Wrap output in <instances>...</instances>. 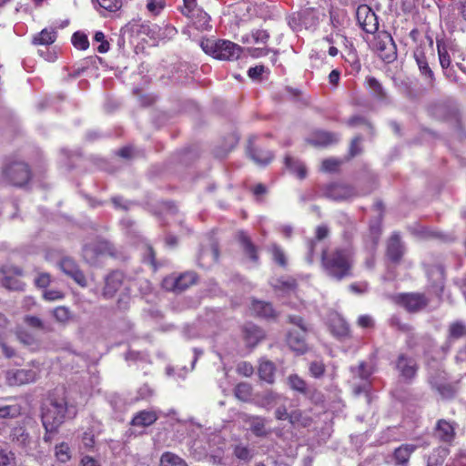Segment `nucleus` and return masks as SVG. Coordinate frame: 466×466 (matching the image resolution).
I'll list each match as a JSON object with an SVG mask.
<instances>
[{"instance_id":"obj_47","label":"nucleus","mask_w":466,"mask_h":466,"mask_svg":"<svg viewBox=\"0 0 466 466\" xmlns=\"http://www.w3.org/2000/svg\"><path fill=\"white\" fill-rule=\"evenodd\" d=\"M72 43L76 48L81 50H86L89 46L87 36L85 34L79 32H76L73 35Z\"/></svg>"},{"instance_id":"obj_29","label":"nucleus","mask_w":466,"mask_h":466,"mask_svg":"<svg viewBox=\"0 0 466 466\" xmlns=\"http://www.w3.org/2000/svg\"><path fill=\"white\" fill-rule=\"evenodd\" d=\"M298 19L307 28L316 25L319 20L315 10L312 8H306L299 12Z\"/></svg>"},{"instance_id":"obj_4","label":"nucleus","mask_w":466,"mask_h":466,"mask_svg":"<svg viewBox=\"0 0 466 466\" xmlns=\"http://www.w3.org/2000/svg\"><path fill=\"white\" fill-rule=\"evenodd\" d=\"M289 322L297 326L299 331L289 330L287 335V343L293 351L302 354L308 349L306 333L309 330V328L300 316H289Z\"/></svg>"},{"instance_id":"obj_27","label":"nucleus","mask_w":466,"mask_h":466,"mask_svg":"<svg viewBox=\"0 0 466 466\" xmlns=\"http://www.w3.org/2000/svg\"><path fill=\"white\" fill-rule=\"evenodd\" d=\"M238 240L242 246L243 250L245 253L255 262L258 261V257L257 254V248L255 245L251 242L248 236L246 235L244 232H239L238 234Z\"/></svg>"},{"instance_id":"obj_19","label":"nucleus","mask_w":466,"mask_h":466,"mask_svg":"<svg viewBox=\"0 0 466 466\" xmlns=\"http://www.w3.org/2000/svg\"><path fill=\"white\" fill-rule=\"evenodd\" d=\"M157 419L158 416L155 410H144L136 413L130 423L132 426L144 428L154 424Z\"/></svg>"},{"instance_id":"obj_5","label":"nucleus","mask_w":466,"mask_h":466,"mask_svg":"<svg viewBox=\"0 0 466 466\" xmlns=\"http://www.w3.org/2000/svg\"><path fill=\"white\" fill-rule=\"evenodd\" d=\"M5 177L9 182L17 187L24 186L31 177L30 169L25 162H13L4 170Z\"/></svg>"},{"instance_id":"obj_25","label":"nucleus","mask_w":466,"mask_h":466,"mask_svg":"<svg viewBox=\"0 0 466 466\" xmlns=\"http://www.w3.org/2000/svg\"><path fill=\"white\" fill-rule=\"evenodd\" d=\"M285 166L290 170V172L296 174L299 178L302 179L306 177V167L299 159L287 156L285 157Z\"/></svg>"},{"instance_id":"obj_41","label":"nucleus","mask_w":466,"mask_h":466,"mask_svg":"<svg viewBox=\"0 0 466 466\" xmlns=\"http://www.w3.org/2000/svg\"><path fill=\"white\" fill-rule=\"evenodd\" d=\"M367 84L374 96L379 99H384L386 97V93L383 87L375 77H368Z\"/></svg>"},{"instance_id":"obj_24","label":"nucleus","mask_w":466,"mask_h":466,"mask_svg":"<svg viewBox=\"0 0 466 466\" xmlns=\"http://www.w3.org/2000/svg\"><path fill=\"white\" fill-rule=\"evenodd\" d=\"M154 35L159 40L172 39L177 33V29L168 24L154 25L151 28Z\"/></svg>"},{"instance_id":"obj_22","label":"nucleus","mask_w":466,"mask_h":466,"mask_svg":"<svg viewBox=\"0 0 466 466\" xmlns=\"http://www.w3.org/2000/svg\"><path fill=\"white\" fill-rule=\"evenodd\" d=\"M417 446L414 444H402L394 451L393 458L397 465L407 466L410 455L416 451Z\"/></svg>"},{"instance_id":"obj_36","label":"nucleus","mask_w":466,"mask_h":466,"mask_svg":"<svg viewBox=\"0 0 466 466\" xmlns=\"http://www.w3.org/2000/svg\"><path fill=\"white\" fill-rule=\"evenodd\" d=\"M22 409L18 404L0 405V419H14L21 414Z\"/></svg>"},{"instance_id":"obj_51","label":"nucleus","mask_w":466,"mask_h":466,"mask_svg":"<svg viewBox=\"0 0 466 466\" xmlns=\"http://www.w3.org/2000/svg\"><path fill=\"white\" fill-rule=\"evenodd\" d=\"M3 285L8 289L13 290L23 289L24 284L17 279L12 278L10 276H5L3 279Z\"/></svg>"},{"instance_id":"obj_2","label":"nucleus","mask_w":466,"mask_h":466,"mask_svg":"<svg viewBox=\"0 0 466 466\" xmlns=\"http://www.w3.org/2000/svg\"><path fill=\"white\" fill-rule=\"evenodd\" d=\"M354 253L350 248H336L330 252L323 250L321 264L328 276L341 280L351 276Z\"/></svg>"},{"instance_id":"obj_55","label":"nucleus","mask_w":466,"mask_h":466,"mask_svg":"<svg viewBox=\"0 0 466 466\" xmlns=\"http://www.w3.org/2000/svg\"><path fill=\"white\" fill-rule=\"evenodd\" d=\"M99 5L108 11H116L120 7V2L118 0H96Z\"/></svg>"},{"instance_id":"obj_49","label":"nucleus","mask_w":466,"mask_h":466,"mask_svg":"<svg viewBox=\"0 0 466 466\" xmlns=\"http://www.w3.org/2000/svg\"><path fill=\"white\" fill-rule=\"evenodd\" d=\"M184 6L181 9V12L186 16H194L196 15V11H198L200 7L197 5V0H183Z\"/></svg>"},{"instance_id":"obj_10","label":"nucleus","mask_w":466,"mask_h":466,"mask_svg":"<svg viewBox=\"0 0 466 466\" xmlns=\"http://www.w3.org/2000/svg\"><path fill=\"white\" fill-rule=\"evenodd\" d=\"M396 369L402 380L410 381L416 376L418 365L414 359L400 354L396 362Z\"/></svg>"},{"instance_id":"obj_60","label":"nucleus","mask_w":466,"mask_h":466,"mask_svg":"<svg viewBox=\"0 0 466 466\" xmlns=\"http://www.w3.org/2000/svg\"><path fill=\"white\" fill-rule=\"evenodd\" d=\"M46 300L54 301L63 298V294L59 290H46L43 294Z\"/></svg>"},{"instance_id":"obj_48","label":"nucleus","mask_w":466,"mask_h":466,"mask_svg":"<svg viewBox=\"0 0 466 466\" xmlns=\"http://www.w3.org/2000/svg\"><path fill=\"white\" fill-rule=\"evenodd\" d=\"M353 374L363 380H367L371 375L372 370L369 368L366 363L360 362L357 368H351Z\"/></svg>"},{"instance_id":"obj_50","label":"nucleus","mask_w":466,"mask_h":466,"mask_svg":"<svg viewBox=\"0 0 466 466\" xmlns=\"http://www.w3.org/2000/svg\"><path fill=\"white\" fill-rule=\"evenodd\" d=\"M24 321L25 324H27L29 327L33 329H37L41 330L46 329L45 323L38 317L26 315L24 319Z\"/></svg>"},{"instance_id":"obj_11","label":"nucleus","mask_w":466,"mask_h":466,"mask_svg":"<svg viewBox=\"0 0 466 466\" xmlns=\"http://www.w3.org/2000/svg\"><path fill=\"white\" fill-rule=\"evenodd\" d=\"M59 267L66 275L72 278L78 285L81 287L86 286V279L74 259L64 258L61 259Z\"/></svg>"},{"instance_id":"obj_35","label":"nucleus","mask_w":466,"mask_h":466,"mask_svg":"<svg viewBox=\"0 0 466 466\" xmlns=\"http://www.w3.org/2000/svg\"><path fill=\"white\" fill-rule=\"evenodd\" d=\"M449 451L446 448L439 447L435 449L428 459V464L431 466H442Z\"/></svg>"},{"instance_id":"obj_9","label":"nucleus","mask_w":466,"mask_h":466,"mask_svg":"<svg viewBox=\"0 0 466 466\" xmlns=\"http://www.w3.org/2000/svg\"><path fill=\"white\" fill-rule=\"evenodd\" d=\"M197 280V275L194 272H185L178 277H168L163 280V286L167 289L176 292H181L193 285Z\"/></svg>"},{"instance_id":"obj_14","label":"nucleus","mask_w":466,"mask_h":466,"mask_svg":"<svg viewBox=\"0 0 466 466\" xmlns=\"http://www.w3.org/2000/svg\"><path fill=\"white\" fill-rule=\"evenodd\" d=\"M243 420L257 437H265L269 433L266 428L267 420L263 417L245 414Z\"/></svg>"},{"instance_id":"obj_45","label":"nucleus","mask_w":466,"mask_h":466,"mask_svg":"<svg viewBox=\"0 0 466 466\" xmlns=\"http://www.w3.org/2000/svg\"><path fill=\"white\" fill-rule=\"evenodd\" d=\"M272 286L277 289H281L284 291H290L293 290L296 287V282L293 279H276L274 283H272Z\"/></svg>"},{"instance_id":"obj_53","label":"nucleus","mask_w":466,"mask_h":466,"mask_svg":"<svg viewBox=\"0 0 466 466\" xmlns=\"http://www.w3.org/2000/svg\"><path fill=\"white\" fill-rule=\"evenodd\" d=\"M309 372L313 377L319 378L325 372V366L321 361H313L309 365Z\"/></svg>"},{"instance_id":"obj_16","label":"nucleus","mask_w":466,"mask_h":466,"mask_svg":"<svg viewBox=\"0 0 466 466\" xmlns=\"http://www.w3.org/2000/svg\"><path fill=\"white\" fill-rule=\"evenodd\" d=\"M435 436L441 441L451 442L455 437L453 424L446 420H439L435 427Z\"/></svg>"},{"instance_id":"obj_46","label":"nucleus","mask_w":466,"mask_h":466,"mask_svg":"<svg viewBox=\"0 0 466 466\" xmlns=\"http://www.w3.org/2000/svg\"><path fill=\"white\" fill-rule=\"evenodd\" d=\"M56 457L61 462H66L70 460V450L66 443L62 442L56 446Z\"/></svg>"},{"instance_id":"obj_59","label":"nucleus","mask_w":466,"mask_h":466,"mask_svg":"<svg viewBox=\"0 0 466 466\" xmlns=\"http://www.w3.org/2000/svg\"><path fill=\"white\" fill-rule=\"evenodd\" d=\"M235 455L240 460H249L250 459V451L247 447L237 446L235 449Z\"/></svg>"},{"instance_id":"obj_7","label":"nucleus","mask_w":466,"mask_h":466,"mask_svg":"<svg viewBox=\"0 0 466 466\" xmlns=\"http://www.w3.org/2000/svg\"><path fill=\"white\" fill-rule=\"evenodd\" d=\"M37 376L35 369H13L5 372V380L9 386H21L35 382Z\"/></svg>"},{"instance_id":"obj_52","label":"nucleus","mask_w":466,"mask_h":466,"mask_svg":"<svg viewBox=\"0 0 466 466\" xmlns=\"http://www.w3.org/2000/svg\"><path fill=\"white\" fill-rule=\"evenodd\" d=\"M54 318L59 322H66L69 319V311L66 307H57L53 311Z\"/></svg>"},{"instance_id":"obj_44","label":"nucleus","mask_w":466,"mask_h":466,"mask_svg":"<svg viewBox=\"0 0 466 466\" xmlns=\"http://www.w3.org/2000/svg\"><path fill=\"white\" fill-rule=\"evenodd\" d=\"M270 251L272 253L273 259L276 263H278L281 267H285L287 265V258L284 251L280 247L276 244L271 245Z\"/></svg>"},{"instance_id":"obj_33","label":"nucleus","mask_w":466,"mask_h":466,"mask_svg":"<svg viewBox=\"0 0 466 466\" xmlns=\"http://www.w3.org/2000/svg\"><path fill=\"white\" fill-rule=\"evenodd\" d=\"M234 394L239 400L248 402L251 399L252 387L247 382L238 383L234 389Z\"/></svg>"},{"instance_id":"obj_15","label":"nucleus","mask_w":466,"mask_h":466,"mask_svg":"<svg viewBox=\"0 0 466 466\" xmlns=\"http://www.w3.org/2000/svg\"><path fill=\"white\" fill-rule=\"evenodd\" d=\"M329 198L333 200H345L355 195L354 189L345 184H333L330 185L326 192Z\"/></svg>"},{"instance_id":"obj_56","label":"nucleus","mask_w":466,"mask_h":466,"mask_svg":"<svg viewBox=\"0 0 466 466\" xmlns=\"http://www.w3.org/2000/svg\"><path fill=\"white\" fill-rule=\"evenodd\" d=\"M284 400L281 404H279V407L275 410V418L279 420H286L289 418V412H288V410L285 406Z\"/></svg>"},{"instance_id":"obj_30","label":"nucleus","mask_w":466,"mask_h":466,"mask_svg":"<svg viewBox=\"0 0 466 466\" xmlns=\"http://www.w3.org/2000/svg\"><path fill=\"white\" fill-rule=\"evenodd\" d=\"M251 159L258 165H268L273 158L271 152L261 148H253L249 150Z\"/></svg>"},{"instance_id":"obj_38","label":"nucleus","mask_w":466,"mask_h":466,"mask_svg":"<svg viewBox=\"0 0 466 466\" xmlns=\"http://www.w3.org/2000/svg\"><path fill=\"white\" fill-rule=\"evenodd\" d=\"M292 425L308 426L310 422L309 417L305 416L300 410H294L289 412V418L288 420Z\"/></svg>"},{"instance_id":"obj_64","label":"nucleus","mask_w":466,"mask_h":466,"mask_svg":"<svg viewBox=\"0 0 466 466\" xmlns=\"http://www.w3.org/2000/svg\"><path fill=\"white\" fill-rule=\"evenodd\" d=\"M329 230L327 226L321 225L316 228L315 239L320 241L329 236Z\"/></svg>"},{"instance_id":"obj_28","label":"nucleus","mask_w":466,"mask_h":466,"mask_svg":"<svg viewBox=\"0 0 466 466\" xmlns=\"http://www.w3.org/2000/svg\"><path fill=\"white\" fill-rule=\"evenodd\" d=\"M251 310L257 316L263 318H274L276 316L271 304L264 301H254L251 306Z\"/></svg>"},{"instance_id":"obj_57","label":"nucleus","mask_w":466,"mask_h":466,"mask_svg":"<svg viewBox=\"0 0 466 466\" xmlns=\"http://www.w3.org/2000/svg\"><path fill=\"white\" fill-rule=\"evenodd\" d=\"M339 165V161L334 158H328L322 161L321 169L323 171H335Z\"/></svg>"},{"instance_id":"obj_8","label":"nucleus","mask_w":466,"mask_h":466,"mask_svg":"<svg viewBox=\"0 0 466 466\" xmlns=\"http://www.w3.org/2000/svg\"><path fill=\"white\" fill-rule=\"evenodd\" d=\"M356 15L359 25L366 33L374 34L378 30L377 15L369 6L360 5L357 8Z\"/></svg>"},{"instance_id":"obj_6","label":"nucleus","mask_w":466,"mask_h":466,"mask_svg":"<svg viewBox=\"0 0 466 466\" xmlns=\"http://www.w3.org/2000/svg\"><path fill=\"white\" fill-rule=\"evenodd\" d=\"M111 253L110 244L102 239H96L83 248V258L89 264H95L100 256Z\"/></svg>"},{"instance_id":"obj_1","label":"nucleus","mask_w":466,"mask_h":466,"mask_svg":"<svg viewBox=\"0 0 466 466\" xmlns=\"http://www.w3.org/2000/svg\"><path fill=\"white\" fill-rule=\"evenodd\" d=\"M76 415V409L65 397H49L42 406V424L45 430L58 431L60 426Z\"/></svg>"},{"instance_id":"obj_61","label":"nucleus","mask_w":466,"mask_h":466,"mask_svg":"<svg viewBox=\"0 0 466 466\" xmlns=\"http://www.w3.org/2000/svg\"><path fill=\"white\" fill-rule=\"evenodd\" d=\"M361 139V137H356L355 138L352 139L350 147V154L351 157H355L360 153L361 149L360 147V143Z\"/></svg>"},{"instance_id":"obj_63","label":"nucleus","mask_w":466,"mask_h":466,"mask_svg":"<svg viewBox=\"0 0 466 466\" xmlns=\"http://www.w3.org/2000/svg\"><path fill=\"white\" fill-rule=\"evenodd\" d=\"M238 371L246 377H249L253 373V367L248 362H241L238 366Z\"/></svg>"},{"instance_id":"obj_23","label":"nucleus","mask_w":466,"mask_h":466,"mask_svg":"<svg viewBox=\"0 0 466 466\" xmlns=\"http://www.w3.org/2000/svg\"><path fill=\"white\" fill-rule=\"evenodd\" d=\"M286 398L279 393L268 390L264 392L257 401V404L265 409H271L273 406L281 404Z\"/></svg>"},{"instance_id":"obj_34","label":"nucleus","mask_w":466,"mask_h":466,"mask_svg":"<svg viewBox=\"0 0 466 466\" xmlns=\"http://www.w3.org/2000/svg\"><path fill=\"white\" fill-rule=\"evenodd\" d=\"M56 32L54 29H43L34 37V43L38 45H51L56 41Z\"/></svg>"},{"instance_id":"obj_32","label":"nucleus","mask_w":466,"mask_h":466,"mask_svg":"<svg viewBox=\"0 0 466 466\" xmlns=\"http://www.w3.org/2000/svg\"><path fill=\"white\" fill-rule=\"evenodd\" d=\"M160 466H187V464L177 454L167 451L161 455Z\"/></svg>"},{"instance_id":"obj_37","label":"nucleus","mask_w":466,"mask_h":466,"mask_svg":"<svg viewBox=\"0 0 466 466\" xmlns=\"http://www.w3.org/2000/svg\"><path fill=\"white\" fill-rule=\"evenodd\" d=\"M437 51L441 68L447 69L451 66V60L443 42L437 41Z\"/></svg>"},{"instance_id":"obj_17","label":"nucleus","mask_w":466,"mask_h":466,"mask_svg":"<svg viewBox=\"0 0 466 466\" xmlns=\"http://www.w3.org/2000/svg\"><path fill=\"white\" fill-rule=\"evenodd\" d=\"M401 304L409 311H418L427 306L428 299L422 294H407L401 297Z\"/></svg>"},{"instance_id":"obj_21","label":"nucleus","mask_w":466,"mask_h":466,"mask_svg":"<svg viewBox=\"0 0 466 466\" xmlns=\"http://www.w3.org/2000/svg\"><path fill=\"white\" fill-rule=\"evenodd\" d=\"M403 253L404 248L400 242V236L397 234H393L389 239L387 246L388 258L393 262H398L400 260Z\"/></svg>"},{"instance_id":"obj_3","label":"nucleus","mask_w":466,"mask_h":466,"mask_svg":"<svg viewBox=\"0 0 466 466\" xmlns=\"http://www.w3.org/2000/svg\"><path fill=\"white\" fill-rule=\"evenodd\" d=\"M203 51L220 60H235L238 59L242 52V48L228 40H209L201 42Z\"/></svg>"},{"instance_id":"obj_13","label":"nucleus","mask_w":466,"mask_h":466,"mask_svg":"<svg viewBox=\"0 0 466 466\" xmlns=\"http://www.w3.org/2000/svg\"><path fill=\"white\" fill-rule=\"evenodd\" d=\"M124 275L120 271H114L106 278V283L103 289V297L110 299L122 286Z\"/></svg>"},{"instance_id":"obj_26","label":"nucleus","mask_w":466,"mask_h":466,"mask_svg":"<svg viewBox=\"0 0 466 466\" xmlns=\"http://www.w3.org/2000/svg\"><path fill=\"white\" fill-rule=\"evenodd\" d=\"M259 378L268 382L273 383L275 378V366L269 360H262L258 367Z\"/></svg>"},{"instance_id":"obj_18","label":"nucleus","mask_w":466,"mask_h":466,"mask_svg":"<svg viewBox=\"0 0 466 466\" xmlns=\"http://www.w3.org/2000/svg\"><path fill=\"white\" fill-rule=\"evenodd\" d=\"M414 58L416 60L417 66L421 76H424L428 85L432 87L435 80L434 74L431 67L429 66L425 54L421 50H416L414 53Z\"/></svg>"},{"instance_id":"obj_58","label":"nucleus","mask_w":466,"mask_h":466,"mask_svg":"<svg viewBox=\"0 0 466 466\" xmlns=\"http://www.w3.org/2000/svg\"><path fill=\"white\" fill-rule=\"evenodd\" d=\"M266 71H268V68L262 65H259L254 67H250L248 71V75L250 78L257 79Z\"/></svg>"},{"instance_id":"obj_39","label":"nucleus","mask_w":466,"mask_h":466,"mask_svg":"<svg viewBox=\"0 0 466 466\" xmlns=\"http://www.w3.org/2000/svg\"><path fill=\"white\" fill-rule=\"evenodd\" d=\"M188 17L193 20L198 29L203 30L208 28L209 23V15L201 8L196 11V15L194 16Z\"/></svg>"},{"instance_id":"obj_54","label":"nucleus","mask_w":466,"mask_h":466,"mask_svg":"<svg viewBox=\"0 0 466 466\" xmlns=\"http://www.w3.org/2000/svg\"><path fill=\"white\" fill-rule=\"evenodd\" d=\"M250 37L252 38L253 42L256 44H259V43L264 44L268 40L269 35L267 31L258 29V30L253 31L250 35Z\"/></svg>"},{"instance_id":"obj_31","label":"nucleus","mask_w":466,"mask_h":466,"mask_svg":"<svg viewBox=\"0 0 466 466\" xmlns=\"http://www.w3.org/2000/svg\"><path fill=\"white\" fill-rule=\"evenodd\" d=\"M245 338L249 345L254 346L264 338V332L259 328L249 325L245 328Z\"/></svg>"},{"instance_id":"obj_42","label":"nucleus","mask_w":466,"mask_h":466,"mask_svg":"<svg viewBox=\"0 0 466 466\" xmlns=\"http://www.w3.org/2000/svg\"><path fill=\"white\" fill-rule=\"evenodd\" d=\"M466 335V326L461 322H453L449 327V338L458 339Z\"/></svg>"},{"instance_id":"obj_40","label":"nucleus","mask_w":466,"mask_h":466,"mask_svg":"<svg viewBox=\"0 0 466 466\" xmlns=\"http://www.w3.org/2000/svg\"><path fill=\"white\" fill-rule=\"evenodd\" d=\"M0 466H16L15 455L7 448H0Z\"/></svg>"},{"instance_id":"obj_43","label":"nucleus","mask_w":466,"mask_h":466,"mask_svg":"<svg viewBox=\"0 0 466 466\" xmlns=\"http://www.w3.org/2000/svg\"><path fill=\"white\" fill-rule=\"evenodd\" d=\"M289 385L292 390H297L300 393L307 392V384L305 380H303L298 375H290L289 377Z\"/></svg>"},{"instance_id":"obj_62","label":"nucleus","mask_w":466,"mask_h":466,"mask_svg":"<svg viewBox=\"0 0 466 466\" xmlns=\"http://www.w3.org/2000/svg\"><path fill=\"white\" fill-rule=\"evenodd\" d=\"M35 283L39 288H46L50 283V276L47 273L40 274L35 279Z\"/></svg>"},{"instance_id":"obj_12","label":"nucleus","mask_w":466,"mask_h":466,"mask_svg":"<svg viewBox=\"0 0 466 466\" xmlns=\"http://www.w3.org/2000/svg\"><path fill=\"white\" fill-rule=\"evenodd\" d=\"M11 440L25 451L33 450V440L24 426H16L11 431Z\"/></svg>"},{"instance_id":"obj_20","label":"nucleus","mask_w":466,"mask_h":466,"mask_svg":"<svg viewBox=\"0 0 466 466\" xmlns=\"http://www.w3.org/2000/svg\"><path fill=\"white\" fill-rule=\"evenodd\" d=\"M338 141L339 137L337 134L327 131H318L308 140L314 147H328Z\"/></svg>"}]
</instances>
